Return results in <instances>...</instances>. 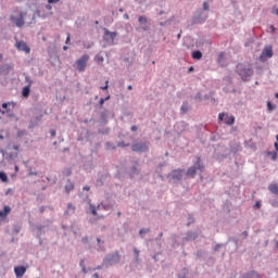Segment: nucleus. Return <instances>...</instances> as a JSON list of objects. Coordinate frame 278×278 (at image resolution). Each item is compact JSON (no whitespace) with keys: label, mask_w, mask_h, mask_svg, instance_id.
I'll return each instance as SVG.
<instances>
[{"label":"nucleus","mask_w":278,"mask_h":278,"mask_svg":"<svg viewBox=\"0 0 278 278\" xmlns=\"http://www.w3.org/2000/svg\"><path fill=\"white\" fill-rule=\"evenodd\" d=\"M236 73L241 77L242 81H249L253 77V67L244 63H238L236 67Z\"/></svg>","instance_id":"obj_1"},{"label":"nucleus","mask_w":278,"mask_h":278,"mask_svg":"<svg viewBox=\"0 0 278 278\" xmlns=\"http://www.w3.org/2000/svg\"><path fill=\"white\" fill-rule=\"evenodd\" d=\"M121 262V253L118 251H115L113 253H109L105 255V257L102 261V266L105 268H110L112 266H116Z\"/></svg>","instance_id":"obj_2"},{"label":"nucleus","mask_w":278,"mask_h":278,"mask_svg":"<svg viewBox=\"0 0 278 278\" xmlns=\"http://www.w3.org/2000/svg\"><path fill=\"white\" fill-rule=\"evenodd\" d=\"M29 227L36 238H42V236L49 231V225L34 224L33 222H29Z\"/></svg>","instance_id":"obj_3"},{"label":"nucleus","mask_w":278,"mask_h":278,"mask_svg":"<svg viewBox=\"0 0 278 278\" xmlns=\"http://www.w3.org/2000/svg\"><path fill=\"white\" fill-rule=\"evenodd\" d=\"M104 34L102 36V40L108 45V47H114L116 45V37L118 36L117 31H110V29L104 28Z\"/></svg>","instance_id":"obj_4"},{"label":"nucleus","mask_w":278,"mask_h":278,"mask_svg":"<svg viewBox=\"0 0 278 278\" xmlns=\"http://www.w3.org/2000/svg\"><path fill=\"white\" fill-rule=\"evenodd\" d=\"M204 169H205V166L201 162V156H197L195 162L193 163V165L191 167L188 168L186 175H187V177H194V175H197V170L202 173Z\"/></svg>","instance_id":"obj_5"},{"label":"nucleus","mask_w":278,"mask_h":278,"mask_svg":"<svg viewBox=\"0 0 278 278\" xmlns=\"http://www.w3.org/2000/svg\"><path fill=\"white\" fill-rule=\"evenodd\" d=\"M131 151L134 153H147L149 151V144L142 141H136L131 144Z\"/></svg>","instance_id":"obj_6"},{"label":"nucleus","mask_w":278,"mask_h":278,"mask_svg":"<svg viewBox=\"0 0 278 278\" xmlns=\"http://www.w3.org/2000/svg\"><path fill=\"white\" fill-rule=\"evenodd\" d=\"M138 23L140 24V26L136 28V31H149V29H151L149 17L140 15L138 17Z\"/></svg>","instance_id":"obj_7"},{"label":"nucleus","mask_w":278,"mask_h":278,"mask_svg":"<svg viewBox=\"0 0 278 278\" xmlns=\"http://www.w3.org/2000/svg\"><path fill=\"white\" fill-rule=\"evenodd\" d=\"M167 179H172L174 184H179V181L184 179V169L177 168L172 170V173L167 175Z\"/></svg>","instance_id":"obj_8"},{"label":"nucleus","mask_w":278,"mask_h":278,"mask_svg":"<svg viewBox=\"0 0 278 278\" xmlns=\"http://www.w3.org/2000/svg\"><path fill=\"white\" fill-rule=\"evenodd\" d=\"M25 16H27V13L21 12L18 17L11 15L10 21L11 23H13V25H16L17 27L21 28L23 27V25H25Z\"/></svg>","instance_id":"obj_9"},{"label":"nucleus","mask_w":278,"mask_h":278,"mask_svg":"<svg viewBox=\"0 0 278 278\" xmlns=\"http://www.w3.org/2000/svg\"><path fill=\"white\" fill-rule=\"evenodd\" d=\"M199 238V232L189 230L186 232V236L182 238L181 247H186L187 242H192Z\"/></svg>","instance_id":"obj_10"},{"label":"nucleus","mask_w":278,"mask_h":278,"mask_svg":"<svg viewBox=\"0 0 278 278\" xmlns=\"http://www.w3.org/2000/svg\"><path fill=\"white\" fill-rule=\"evenodd\" d=\"M273 55H275L273 52V46H266L260 55V60L261 62H266V60H268V58H273Z\"/></svg>","instance_id":"obj_11"},{"label":"nucleus","mask_w":278,"mask_h":278,"mask_svg":"<svg viewBox=\"0 0 278 278\" xmlns=\"http://www.w3.org/2000/svg\"><path fill=\"white\" fill-rule=\"evenodd\" d=\"M89 59L90 56H88V54H84L79 60L76 61L77 71L79 73H84V71H86V64Z\"/></svg>","instance_id":"obj_12"},{"label":"nucleus","mask_w":278,"mask_h":278,"mask_svg":"<svg viewBox=\"0 0 278 278\" xmlns=\"http://www.w3.org/2000/svg\"><path fill=\"white\" fill-rule=\"evenodd\" d=\"M204 21H207V13L199 9L193 15V23H203Z\"/></svg>","instance_id":"obj_13"},{"label":"nucleus","mask_w":278,"mask_h":278,"mask_svg":"<svg viewBox=\"0 0 278 278\" xmlns=\"http://www.w3.org/2000/svg\"><path fill=\"white\" fill-rule=\"evenodd\" d=\"M109 116H110L109 110L104 109L103 111L100 112L99 123H100L101 127L108 125Z\"/></svg>","instance_id":"obj_14"},{"label":"nucleus","mask_w":278,"mask_h":278,"mask_svg":"<svg viewBox=\"0 0 278 278\" xmlns=\"http://www.w3.org/2000/svg\"><path fill=\"white\" fill-rule=\"evenodd\" d=\"M25 273H27V267H25L24 265L14 267V274H15L16 278L23 277L25 275Z\"/></svg>","instance_id":"obj_15"},{"label":"nucleus","mask_w":278,"mask_h":278,"mask_svg":"<svg viewBox=\"0 0 278 278\" xmlns=\"http://www.w3.org/2000/svg\"><path fill=\"white\" fill-rule=\"evenodd\" d=\"M76 210H77V207H75V205H73V203L68 202L67 207L64 211V216H73V214H75Z\"/></svg>","instance_id":"obj_16"},{"label":"nucleus","mask_w":278,"mask_h":278,"mask_svg":"<svg viewBox=\"0 0 278 278\" xmlns=\"http://www.w3.org/2000/svg\"><path fill=\"white\" fill-rule=\"evenodd\" d=\"M138 173H139L138 162H135V164L128 170V175H129L130 179H134V177H136V175H138Z\"/></svg>","instance_id":"obj_17"},{"label":"nucleus","mask_w":278,"mask_h":278,"mask_svg":"<svg viewBox=\"0 0 278 278\" xmlns=\"http://www.w3.org/2000/svg\"><path fill=\"white\" fill-rule=\"evenodd\" d=\"M16 48L20 50V51H25V53H29L30 49L27 47V43L24 42V41H20L16 43Z\"/></svg>","instance_id":"obj_18"},{"label":"nucleus","mask_w":278,"mask_h":278,"mask_svg":"<svg viewBox=\"0 0 278 278\" xmlns=\"http://www.w3.org/2000/svg\"><path fill=\"white\" fill-rule=\"evenodd\" d=\"M179 236L172 235V249H179V247H181V242L177 240Z\"/></svg>","instance_id":"obj_19"},{"label":"nucleus","mask_w":278,"mask_h":278,"mask_svg":"<svg viewBox=\"0 0 278 278\" xmlns=\"http://www.w3.org/2000/svg\"><path fill=\"white\" fill-rule=\"evenodd\" d=\"M31 94V87L25 86L22 89V97L23 99H29V96Z\"/></svg>","instance_id":"obj_20"},{"label":"nucleus","mask_w":278,"mask_h":278,"mask_svg":"<svg viewBox=\"0 0 278 278\" xmlns=\"http://www.w3.org/2000/svg\"><path fill=\"white\" fill-rule=\"evenodd\" d=\"M192 60H201L203 58V52L201 50H195L191 53Z\"/></svg>","instance_id":"obj_21"},{"label":"nucleus","mask_w":278,"mask_h":278,"mask_svg":"<svg viewBox=\"0 0 278 278\" xmlns=\"http://www.w3.org/2000/svg\"><path fill=\"white\" fill-rule=\"evenodd\" d=\"M75 189V184L71 182V179H67V184L65 185V192L71 194V190Z\"/></svg>","instance_id":"obj_22"},{"label":"nucleus","mask_w":278,"mask_h":278,"mask_svg":"<svg viewBox=\"0 0 278 278\" xmlns=\"http://www.w3.org/2000/svg\"><path fill=\"white\" fill-rule=\"evenodd\" d=\"M11 71H14V66H12L10 64H4L1 67V73H5V75H8Z\"/></svg>","instance_id":"obj_23"},{"label":"nucleus","mask_w":278,"mask_h":278,"mask_svg":"<svg viewBox=\"0 0 278 278\" xmlns=\"http://www.w3.org/2000/svg\"><path fill=\"white\" fill-rule=\"evenodd\" d=\"M188 110H190V106L187 101L182 102L180 106L181 114H188Z\"/></svg>","instance_id":"obj_24"},{"label":"nucleus","mask_w":278,"mask_h":278,"mask_svg":"<svg viewBox=\"0 0 278 278\" xmlns=\"http://www.w3.org/2000/svg\"><path fill=\"white\" fill-rule=\"evenodd\" d=\"M162 238H164V232H160L159 235H157V237L155 238V242H156V244H157V247H160V249H162V244H163V240H162Z\"/></svg>","instance_id":"obj_25"},{"label":"nucleus","mask_w":278,"mask_h":278,"mask_svg":"<svg viewBox=\"0 0 278 278\" xmlns=\"http://www.w3.org/2000/svg\"><path fill=\"white\" fill-rule=\"evenodd\" d=\"M21 224H14L12 229V236H17V233H21Z\"/></svg>","instance_id":"obj_26"},{"label":"nucleus","mask_w":278,"mask_h":278,"mask_svg":"<svg viewBox=\"0 0 278 278\" xmlns=\"http://www.w3.org/2000/svg\"><path fill=\"white\" fill-rule=\"evenodd\" d=\"M268 190L269 192H271V194H278V185L277 184L269 185Z\"/></svg>","instance_id":"obj_27"},{"label":"nucleus","mask_w":278,"mask_h":278,"mask_svg":"<svg viewBox=\"0 0 278 278\" xmlns=\"http://www.w3.org/2000/svg\"><path fill=\"white\" fill-rule=\"evenodd\" d=\"M266 155H268L273 162H277V151H267Z\"/></svg>","instance_id":"obj_28"},{"label":"nucleus","mask_w":278,"mask_h":278,"mask_svg":"<svg viewBox=\"0 0 278 278\" xmlns=\"http://www.w3.org/2000/svg\"><path fill=\"white\" fill-rule=\"evenodd\" d=\"M79 266H80V268H81V273H84V275H88V273H89L90 269L86 268V264H85L84 258L80 260Z\"/></svg>","instance_id":"obj_29"},{"label":"nucleus","mask_w":278,"mask_h":278,"mask_svg":"<svg viewBox=\"0 0 278 278\" xmlns=\"http://www.w3.org/2000/svg\"><path fill=\"white\" fill-rule=\"evenodd\" d=\"M132 253L135 255V262L139 263L140 262V250H138V248H134Z\"/></svg>","instance_id":"obj_30"},{"label":"nucleus","mask_w":278,"mask_h":278,"mask_svg":"<svg viewBox=\"0 0 278 278\" xmlns=\"http://www.w3.org/2000/svg\"><path fill=\"white\" fill-rule=\"evenodd\" d=\"M188 268H182L181 271L179 274H177L178 278H188Z\"/></svg>","instance_id":"obj_31"},{"label":"nucleus","mask_w":278,"mask_h":278,"mask_svg":"<svg viewBox=\"0 0 278 278\" xmlns=\"http://www.w3.org/2000/svg\"><path fill=\"white\" fill-rule=\"evenodd\" d=\"M147 233H151V228H141L139 230L140 238H144V235H147Z\"/></svg>","instance_id":"obj_32"},{"label":"nucleus","mask_w":278,"mask_h":278,"mask_svg":"<svg viewBox=\"0 0 278 278\" xmlns=\"http://www.w3.org/2000/svg\"><path fill=\"white\" fill-rule=\"evenodd\" d=\"M0 181H2V184H8V174L3 170L0 172Z\"/></svg>","instance_id":"obj_33"},{"label":"nucleus","mask_w":278,"mask_h":278,"mask_svg":"<svg viewBox=\"0 0 278 278\" xmlns=\"http://www.w3.org/2000/svg\"><path fill=\"white\" fill-rule=\"evenodd\" d=\"M267 110H268V112H275V110H277V104H274L273 102L268 101Z\"/></svg>","instance_id":"obj_34"},{"label":"nucleus","mask_w":278,"mask_h":278,"mask_svg":"<svg viewBox=\"0 0 278 278\" xmlns=\"http://www.w3.org/2000/svg\"><path fill=\"white\" fill-rule=\"evenodd\" d=\"M98 134L100 136H109L110 135V128H101L98 130Z\"/></svg>","instance_id":"obj_35"},{"label":"nucleus","mask_w":278,"mask_h":278,"mask_svg":"<svg viewBox=\"0 0 278 278\" xmlns=\"http://www.w3.org/2000/svg\"><path fill=\"white\" fill-rule=\"evenodd\" d=\"M24 75H25V83L27 84L26 86H29V88H31L34 80L31 79V77H29V75L27 74H24Z\"/></svg>","instance_id":"obj_36"},{"label":"nucleus","mask_w":278,"mask_h":278,"mask_svg":"<svg viewBox=\"0 0 278 278\" xmlns=\"http://www.w3.org/2000/svg\"><path fill=\"white\" fill-rule=\"evenodd\" d=\"M217 62H218V64H222V66H223V62H225V52H220L218 54Z\"/></svg>","instance_id":"obj_37"},{"label":"nucleus","mask_w":278,"mask_h":278,"mask_svg":"<svg viewBox=\"0 0 278 278\" xmlns=\"http://www.w3.org/2000/svg\"><path fill=\"white\" fill-rule=\"evenodd\" d=\"M235 123H236V117H235L233 115H231V116L228 118V121L225 122V125L231 126V125H235Z\"/></svg>","instance_id":"obj_38"},{"label":"nucleus","mask_w":278,"mask_h":278,"mask_svg":"<svg viewBox=\"0 0 278 278\" xmlns=\"http://www.w3.org/2000/svg\"><path fill=\"white\" fill-rule=\"evenodd\" d=\"M40 121H42V114L36 115L33 121V125H38L40 123Z\"/></svg>","instance_id":"obj_39"},{"label":"nucleus","mask_w":278,"mask_h":278,"mask_svg":"<svg viewBox=\"0 0 278 278\" xmlns=\"http://www.w3.org/2000/svg\"><path fill=\"white\" fill-rule=\"evenodd\" d=\"M105 147H106V149H109L111 151H116V148H117V146L112 144V142H110V141H108L105 143Z\"/></svg>","instance_id":"obj_40"},{"label":"nucleus","mask_w":278,"mask_h":278,"mask_svg":"<svg viewBox=\"0 0 278 278\" xmlns=\"http://www.w3.org/2000/svg\"><path fill=\"white\" fill-rule=\"evenodd\" d=\"M239 151V146H230L229 152L236 155Z\"/></svg>","instance_id":"obj_41"},{"label":"nucleus","mask_w":278,"mask_h":278,"mask_svg":"<svg viewBox=\"0 0 278 278\" xmlns=\"http://www.w3.org/2000/svg\"><path fill=\"white\" fill-rule=\"evenodd\" d=\"M193 223H194V217L192 216V214H189L187 227H190V225H193Z\"/></svg>","instance_id":"obj_42"},{"label":"nucleus","mask_w":278,"mask_h":278,"mask_svg":"<svg viewBox=\"0 0 278 278\" xmlns=\"http://www.w3.org/2000/svg\"><path fill=\"white\" fill-rule=\"evenodd\" d=\"M63 175H64L65 177H71V175H73V169H71V168H65V169L63 170Z\"/></svg>","instance_id":"obj_43"},{"label":"nucleus","mask_w":278,"mask_h":278,"mask_svg":"<svg viewBox=\"0 0 278 278\" xmlns=\"http://www.w3.org/2000/svg\"><path fill=\"white\" fill-rule=\"evenodd\" d=\"M117 147H118L119 149H125V148H127V147H130V144H129V143H125V141H119V142L117 143Z\"/></svg>","instance_id":"obj_44"},{"label":"nucleus","mask_w":278,"mask_h":278,"mask_svg":"<svg viewBox=\"0 0 278 278\" xmlns=\"http://www.w3.org/2000/svg\"><path fill=\"white\" fill-rule=\"evenodd\" d=\"M2 212L5 214V216H8V214H10V212H12V207H10L9 205H5L2 210Z\"/></svg>","instance_id":"obj_45"},{"label":"nucleus","mask_w":278,"mask_h":278,"mask_svg":"<svg viewBox=\"0 0 278 278\" xmlns=\"http://www.w3.org/2000/svg\"><path fill=\"white\" fill-rule=\"evenodd\" d=\"M224 244L223 243H216L215 247L213 248V251L216 253L218 252L220 249H223Z\"/></svg>","instance_id":"obj_46"},{"label":"nucleus","mask_w":278,"mask_h":278,"mask_svg":"<svg viewBox=\"0 0 278 278\" xmlns=\"http://www.w3.org/2000/svg\"><path fill=\"white\" fill-rule=\"evenodd\" d=\"M94 61L98 62V64H101V62H103L104 59H103L102 55L97 54V55L94 56Z\"/></svg>","instance_id":"obj_47"},{"label":"nucleus","mask_w":278,"mask_h":278,"mask_svg":"<svg viewBox=\"0 0 278 278\" xmlns=\"http://www.w3.org/2000/svg\"><path fill=\"white\" fill-rule=\"evenodd\" d=\"M202 10H203L204 12H208V11H210V4L207 3V1H204V2H203V8H202Z\"/></svg>","instance_id":"obj_48"},{"label":"nucleus","mask_w":278,"mask_h":278,"mask_svg":"<svg viewBox=\"0 0 278 278\" xmlns=\"http://www.w3.org/2000/svg\"><path fill=\"white\" fill-rule=\"evenodd\" d=\"M194 101H203V96L201 94V92H198V93L194 96Z\"/></svg>","instance_id":"obj_49"},{"label":"nucleus","mask_w":278,"mask_h":278,"mask_svg":"<svg viewBox=\"0 0 278 278\" xmlns=\"http://www.w3.org/2000/svg\"><path fill=\"white\" fill-rule=\"evenodd\" d=\"M166 25H170V20H166L164 22H160L161 27H166Z\"/></svg>","instance_id":"obj_50"},{"label":"nucleus","mask_w":278,"mask_h":278,"mask_svg":"<svg viewBox=\"0 0 278 278\" xmlns=\"http://www.w3.org/2000/svg\"><path fill=\"white\" fill-rule=\"evenodd\" d=\"M10 103H8V102H4V103H2V110H7V112H10Z\"/></svg>","instance_id":"obj_51"},{"label":"nucleus","mask_w":278,"mask_h":278,"mask_svg":"<svg viewBox=\"0 0 278 278\" xmlns=\"http://www.w3.org/2000/svg\"><path fill=\"white\" fill-rule=\"evenodd\" d=\"M90 210H91L92 216H97V207H94V205L91 204Z\"/></svg>","instance_id":"obj_52"},{"label":"nucleus","mask_w":278,"mask_h":278,"mask_svg":"<svg viewBox=\"0 0 278 278\" xmlns=\"http://www.w3.org/2000/svg\"><path fill=\"white\" fill-rule=\"evenodd\" d=\"M228 242H233V244H236V247H238V238L231 237L228 239Z\"/></svg>","instance_id":"obj_53"},{"label":"nucleus","mask_w":278,"mask_h":278,"mask_svg":"<svg viewBox=\"0 0 278 278\" xmlns=\"http://www.w3.org/2000/svg\"><path fill=\"white\" fill-rule=\"evenodd\" d=\"M195 255H197V257H203V255H205V253L203 252V250H198Z\"/></svg>","instance_id":"obj_54"},{"label":"nucleus","mask_w":278,"mask_h":278,"mask_svg":"<svg viewBox=\"0 0 278 278\" xmlns=\"http://www.w3.org/2000/svg\"><path fill=\"white\" fill-rule=\"evenodd\" d=\"M225 116H227V113H219V114H218V121H219V122H223L224 118H225Z\"/></svg>","instance_id":"obj_55"},{"label":"nucleus","mask_w":278,"mask_h":278,"mask_svg":"<svg viewBox=\"0 0 278 278\" xmlns=\"http://www.w3.org/2000/svg\"><path fill=\"white\" fill-rule=\"evenodd\" d=\"M110 88V80H105V85L103 87H100L102 90H108Z\"/></svg>","instance_id":"obj_56"},{"label":"nucleus","mask_w":278,"mask_h":278,"mask_svg":"<svg viewBox=\"0 0 278 278\" xmlns=\"http://www.w3.org/2000/svg\"><path fill=\"white\" fill-rule=\"evenodd\" d=\"M36 175H38V172H34V170H31V168H29V170H28V176H29V177H34V176H36Z\"/></svg>","instance_id":"obj_57"},{"label":"nucleus","mask_w":278,"mask_h":278,"mask_svg":"<svg viewBox=\"0 0 278 278\" xmlns=\"http://www.w3.org/2000/svg\"><path fill=\"white\" fill-rule=\"evenodd\" d=\"M254 207H255L256 210H260V208L262 207V202L256 201V202L254 203Z\"/></svg>","instance_id":"obj_58"},{"label":"nucleus","mask_w":278,"mask_h":278,"mask_svg":"<svg viewBox=\"0 0 278 278\" xmlns=\"http://www.w3.org/2000/svg\"><path fill=\"white\" fill-rule=\"evenodd\" d=\"M241 236H243V239L247 240L249 238V230H244Z\"/></svg>","instance_id":"obj_59"},{"label":"nucleus","mask_w":278,"mask_h":278,"mask_svg":"<svg viewBox=\"0 0 278 278\" xmlns=\"http://www.w3.org/2000/svg\"><path fill=\"white\" fill-rule=\"evenodd\" d=\"M65 45H71V34L67 33V37L65 39Z\"/></svg>","instance_id":"obj_60"},{"label":"nucleus","mask_w":278,"mask_h":278,"mask_svg":"<svg viewBox=\"0 0 278 278\" xmlns=\"http://www.w3.org/2000/svg\"><path fill=\"white\" fill-rule=\"evenodd\" d=\"M23 136H25V130H18L17 138H23Z\"/></svg>","instance_id":"obj_61"},{"label":"nucleus","mask_w":278,"mask_h":278,"mask_svg":"<svg viewBox=\"0 0 278 278\" xmlns=\"http://www.w3.org/2000/svg\"><path fill=\"white\" fill-rule=\"evenodd\" d=\"M56 134H58V131H55V129L50 130L51 138H55Z\"/></svg>","instance_id":"obj_62"},{"label":"nucleus","mask_w":278,"mask_h":278,"mask_svg":"<svg viewBox=\"0 0 278 278\" xmlns=\"http://www.w3.org/2000/svg\"><path fill=\"white\" fill-rule=\"evenodd\" d=\"M269 29L271 34H275L277 31V28L275 27V25H269Z\"/></svg>","instance_id":"obj_63"},{"label":"nucleus","mask_w":278,"mask_h":278,"mask_svg":"<svg viewBox=\"0 0 278 278\" xmlns=\"http://www.w3.org/2000/svg\"><path fill=\"white\" fill-rule=\"evenodd\" d=\"M81 242L83 244H88V237H83Z\"/></svg>","instance_id":"obj_64"}]
</instances>
